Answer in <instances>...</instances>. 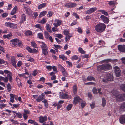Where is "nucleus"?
<instances>
[{
  "label": "nucleus",
  "instance_id": "f257e3e1",
  "mask_svg": "<svg viewBox=\"0 0 125 125\" xmlns=\"http://www.w3.org/2000/svg\"><path fill=\"white\" fill-rule=\"evenodd\" d=\"M106 27V25L104 23H100L97 24L95 26V29L98 32L101 33L104 31Z\"/></svg>",
  "mask_w": 125,
  "mask_h": 125
},
{
  "label": "nucleus",
  "instance_id": "f03ea898",
  "mask_svg": "<svg viewBox=\"0 0 125 125\" xmlns=\"http://www.w3.org/2000/svg\"><path fill=\"white\" fill-rule=\"evenodd\" d=\"M111 68V66L108 63H105L97 66L98 71L101 72L102 70L105 71L110 70Z\"/></svg>",
  "mask_w": 125,
  "mask_h": 125
},
{
  "label": "nucleus",
  "instance_id": "7ed1b4c3",
  "mask_svg": "<svg viewBox=\"0 0 125 125\" xmlns=\"http://www.w3.org/2000/svg\"><path fill=\"white\" fill-rule=\"evenodd\" d=\"M105 78L102 80L103 82H107L108 81H112L113 79V77L112 73H106Z\"/></svg>",
  "mask_w": 125,
  "mask_h": 125
},
{
  "label": "nucleus",
  "instance_id": "20e7f679",
  "mask_svg": "<svg viewBox=\"0 0 125 125\" xmlns=\"http://www.w3.org/2000/svg\"><path fill=\"white\" fill-rule=\"evenodd\" d=\"M101 19L103 22L105 23H108L109 21L108 18L106 17L104 15H102L100 17Z\"/></svg>",
  "mask_w": 125,
  "mask_h": 125
},
{
  "label": "nucleus",
  "instance_id": "39448f33",
  "mask_svg": "<svg viewBox=\"0 0 125 125\" xmlns=\"http://www.w3.org/2000/svg\"><path fill=\"white\" fill-rule=\"evenodd\" d=\"M116 97V99L117 101H122L123 100V98L119 94L118 92L116 94H113Z\"/></svg>",
  "mask_w": 125,
  "mask_h": 125
},
{
  "label": "nucleus",
  "instance_id": "423d86ee",
  "mask_svg": "<svg viewBox=\"0 0 125 125\" xmlns=\"http://www.w3.org/2000/svg\"><path fill=\"white\" fill-rule=\"evenodd\" d=\"M77 4L75 3H66L65 5V6L69 8L74 7L76 6Z\"/></svg>",
  "mask_w": 125,
  "mask_h": 125
},
{
  "label": "nucleus",
  "instance_id": "0eeeda50",
  "mask_svg": "<svg viewBox=\"0 0 125 125\" xmlns=\"http://www.w3.org/2000/svg\"><path fill=\"white\" fill-rule=\"evenodd\" d=\"M45 98V96L44 94L42 93V94L40 95L36 99V101L39 102L42 101Z\"/></svg>",
  "mask_w": 125,
  "mask_h": 125
},
{
  "label": "nucleus",
  "instance_id": "6e6552de",
  "mask_svg": "<svg viewBox=\"0 0 125 125\" xmlns=\"http://www.w3.org/2000/svg\"><path fill=\"white\" fill-rule=\"evenodd\" d=\"M82 100L78 96L75 97L74 100V104H76L78 102L79 103L82 102Z\"/></svg>",
  "mask_w": 125,
  "mask_h": 125
},
{
  "label": "nucleus",
  "instance_id": "1a4fd4ad",
  "mask_svg": "<svg viewBox=\"0 0 125 125\" xmlns=\"http://www.w3.org/2000/svg\"><path fill=\"white\" fill-rule=\"evenodd\" d=\"M47 119V117L46 116L43 117L41 116L39 117V122L40 123H43L46 121Z\"/></svg>",
  "mask_w": 125,
  "mask_h": 125
},
{
  "label": "nucleus",
  "instance_id": "9d476101",
  "mask_svg": "<svg viewBox=\"0 0 125 125\" xmlns=\"http://www.w3.org/2000/svg\"><path fill=\"white\" fill-rule=\"evenodd\" d=\"M60 97L61 98L66 99L67 98L71 99V95H68L67 94L64 93L62 95H60Z\"/></svg>",
  "mask_w": 125,
  "mask_h": 125
},
{
  "label": "nucleus",
  "instance_id": "9b49d317",
  "mask_svg": "<svg viewBox=\"0 0 125 125\" xmlns=\"http://www.w3.org/2000/svg\"><path fill=\"white\" fill-rule=\"evenodd\" d=\"M26 49L29 52L31 53H35L37 51L36 49H32L29 47H27Z\"/></svg>",
  "mask_w": 125,
  "mask_h": 125
},
{
  "label": "nucleus",
  "instance_id": "f8f14e48",
  "mask_svg": "<svg viewBox=\"0 0 125 125\" xmlns=\"http://www.w3.org/2000/svg\"><path fill=\"white\" fill-rule=\"evenodd\" d=\"M97 10V8L96 7L90 8L86 12V13L90 14L94 12Z\"/></svg>",
  "mask_w": 125,
  "mask_h": 125
},
{
  "label": "nucleus",
  "instance_id": "ddd939ff",
  "mask_svg": "<svg viewBox=\"0 0 125 125\" xmlns=\"http://www.w3.org/2000/svg\"><path fill=\"white\" fill-rule=\"evenodd\" d=\"M118 48L120 51L125 52V45H119L118 46Z\"/></svg>",
  "mask_w": 125,
  "mask_h": 125
},
{
  "label": "nucleus",
  "instance_id": "4468645a",
  "mask_svg": "<svg viewBox=\"0 0 125 125\" xmlns=\"http://www.w3.org/2000/svg\"><path fill=\"white\" fill-rule=\"evenodd\" d=\"M26 15L24 14H23L21 16V20L20 21V24H21L23 23L26 20Z\"/></svg>",
  "mask_w": 125,
  "mask_h": 125
},
{
  "label": "nucleus",
  "instance_id": "2eb2a0df",
  "mask_svg": "<svg viewBox=\"0 0 125 125\" xmlns=\"http://www.w3.org/2000/svg\"><path fill=\"white\" fill-rule=\"evenodd\" d=\"M55 21L57 23H53V25L56 27H57L58 26H60L62 23L61 21L59 20H55Z\"/></svg>",
  "mask_w": 125,
  "mask_h": 125
},
{
  "label": "nucleus",
  "instance_id": "dca6fc26",
  "mask_svg": "<svg viewBox=\"0 0 125 125\" xmlns=\"http://www.w3.org/2000/svg\"><path fill=\"white\" fill-rule=\"evenodd\" d=\"M12 73H10V74H7V76H6L8 80H9V81L10 83L12 82L13 78L12 77Z\"/></svg>",
  "mask_w": 125,
  "mask_h": 125
},
{
  "label": "nucleus",
  "instance_id": "f3484780",
  "mask_svg": "<svg viewBox=\"0 0 125 125\" xmlns=\"http://www.w3.org/2000/svg\"><path fill=\"white\" fill-rule=\"evenodd\" d=\"M18 41H19V39H15L11 40V42L12 43L11 44L14 46H15L17 44Z\"/></svg>",
  "mask_w": 125,
  "mask_h": 125
},
{
  "label": "nucleus",
  "instance_id": "a211bd4d",
  "mask_svg": "<svg viewBox=\"0 0 125 125\" xmlns=\"http://www.w3.org/2000/svg\"><path fill=\"white\" fill-rule=\"evenodd\" d=\"M120 122L122 124L125 122V115H122L121 116L119 119Z\"/></svg>",
  "mask_w": 125,
  "mask_h": 125
},
{
  "label": "nucleus",
  "instance_id": "6ab92c4d",
  "mask_svg": "<svg viewBox=\"0 0 125 125\" xmlns=\"http://www.w3.org/2000/svg\"><path fill=\"white\" fill-rule=\"evenodd\" d=\"M41 47L42 50L48 49V47L45 43L41 42Z\"/></svg>",
  "mask_w": 125,
  "mask_h": 125
},
{
  "label": "nucleus",
  "instance_id": "aec40b11",
  "mask_svg": "<svg viewBox=\"0 0 125 125\" xmlns=\"http://www.w3.org/2000/svg\"><path fill=\"white\" fill-rule=\"evenodd\" d=\"M11 61L14 67H16L15 59L14 57H12L11 58Z\"/></svg>",
  "mask_w": 125,
  "mask_h": 125
},
{
  "label": "nucleus",
  "instance_id": "412c9836",
  "mask_svg": "<svg viewBox=\"0 0 125 125\" xmlns=\"http://www.w3.org/2000/svg\"><path fill=\"white\" fill-rule=\"evenodd\" d=\"M17 11V7L16 6H15L12 11L11 13V15H13Z\"/></svg>",
  "mask_w": 125,
  "mask_h": 125
},
{
  "label": "nucleus",
  "instance_id": "4be33fe9",
  "mask_svg": "<svg viewBox=\"0 0 125 125\" xmlns=\"http://www.w3.org/2000/svg\"><path fill=\"white\" fill-rule=\"evenodd\" d=\"M24 34L25 35L27 36H30L32 34V33L31 31L29 30H28L25 32Z\"/></svg>",
  "mask_w": 125,
  "mask_h": 125
},
{
  "label": "nucleus",
  "instance_id": "5701e85b",
  "mask_svg": "<svg viewBox=\"0 0 125 125\" xmlns=\"http://www.w3.org/2000/svg\"><path fill=\"white\" fill-rule=\"evenodd\" d=\"M46 3H43L39 5L38 7V9H39L43 8L46 6Z\"/></svg>",
  "mask_w": 125,
  "mask_h": 125
},
{
  "label": "nucleus",
  "instance_id": "b1692460",
  "mask_svg": "<svg viewBox=\"0 0 125 125\" xmlns=\"http://www.w3.org/2000/svg\"><path fill=\"white\" fill-rule=\"evenodd\" d=\"M87 80L88 81H90L92 80L95 81V79L92 76H89L87 78Z\"/></svg>",
  "mask_w": 125,
  "mask_h": 125
},
{
  "label": "nucleus",
  "instance_id": "393cba45",
  "mask_svg": "<svg viewBox=\"0 0 125 125\" xmlns=\"http://www.w3.org/2000/svg\"><path fill=\"white\" fill-rule=\"evenodd\" d=\"M25 58L27 59V61H29L31 62H34V59L33 58L31 57H29L28 55H27L25 57Z\"/></svg>",
  "mask_w": 125,
  "mask_h": 125
},
{
  "label": "nucleus",
  "instance_id": "a878e982",
  "mask_svg": "<svg viewBox=\"0 0 125 125\" xmlns=\"http://www.w3.org/2000/svg\"><path fill=\"white\" fill-rule=\"evenodd\" d=\"M3 81L7 83L8 81V79L6 77H4L2 76H0V81Z\"/></svg>",
  "mask_w": 125,
  "mask_h": 125
},
{
  "label": "nucleus",
  "instance_id": "bb28decb",
  "mask_svg": "<svg viewBox=\"0 0 125 125\" xmlns=\"http://www.w3.org/2000/svg\"><path fill=\"white\" fill-rule=\"evenodd\" d=\"M48 49L42 50V53L45 56H46L48 54Z\"/></svg>",
  "mask_w": 125,
  "mask_h": 125
},
{
  "label": "nucleus",
  "instance_id": "cd10ccee",
  "mask_svg": "<svg viewBox=\"0 0 125 125\" xmlns=\"http://www.w3.org/2000/svg\"><path fill=\"white\" fill-rule=\"evenodd\" d=\"M46 21V20L45 18H43V19L41 21H38V22L41 24H44Z\"/></svg>",
  "mask_w": 125,
  "mask_h": 125
},
{
  "label": "nucleus",
  "instance_id": "c85d7f7f",
  "mask_svg": "<svg viewBox=\"0 0 125 125\" xmlns=\"http://www.w3.org/2000/svg\"><path fill=\"white\" fill-rule=\"evenodd\" d=\"M46 29L50 32H52L51 27L50 25L48 24H46Z\"/></svg>",
  "mask_w": 125,
  "mask_h": 125
},
{
  "label": "nucleus",
  "instance_id": "c756f323",
  "mask_svg": "<svg viewBox=\"0 0 125 125\" xmlns=\"http://www.w3.org/2000/svg\"><path fill=\"white\" fill-rule=\"evenodd\" d=\"M106 104V101L104 98L102 99V104L103 107H104Z\"/></svg>",
  "mask_w": 125,
  "mask_h": 125
},
{
  "label": "nucleus",
  "instance_id": "7c9ffc66",
  "mask_svg": "<svg viewBox=\"0 0 125 125\" xmlns=\"http://www.w3.org/2000/svg\"><path fill=\"white\" fill-rule=\"evenodd\" d=\"M47 13V12L46 11H43L41 12L39 15V17L40 18H41L45 15Z\"/></svg>",
  "mask_w": 125,
  "mask_h": 125
},
{
  "label": "nucleus",
  "instance_id": "2f4dec72",
  "mask_svg": "<svg viewBox=\"0 0 125 125\" xmlns=\"http://www.w3.org/2000/svg\"><path fill=\"white\" fill-rule=\"evenodd\" d=\"M17 44H18V45L20 47L22 48L23 47L22 42L20 41L19 40Z\"/></svg>",
  "mask_w": 125,
  "mask_h": 125
},
{
  "label": "nucleus",
  "instance_id": "473e14b6",
  "mask_svg": "<svg viewBox=\"0 0 125 125\" xmlns=\"http://www.w3.org/2000/svg\"><path fill=\"white\" fill-rule=\"evenodd\" d=\"M72 37V35L69 34L66 35L65 37V41L66 42L70 40V38Z\"/></svg>",
  "mask_w": 125,
  "mask_h": 125
},
{
  "label": "nucleus",
  "instance_id": "72a5a7b5",
  "mask_svg": "<svg viewBox=\"0 0 125 125\" xmlns=\"http://www.w3.org/2000/svg\"><path fill=\"white\" fill-rule=\"evenodd\" d=\"M120 87L121 90L125 92V84H121L120 85Z\"/></svg>",
  "mask_w": 125,
  "mask_h": 125
},
{
  "label": "nucleus",
  "instance_id": "f704fd0d",
  "mask_svg": "<svg viewBox=\"0 0 125 125\" xmlns=\"http://www.w3.org/2000/svg\"><path fill=\"white\" fill-rule=\"evenodd\" d=\"M7 90L9 92L11 91V86L10 84L8 83L7 84Z\"/></svg>",
  "mask_w": 125,
  "mask_h": 125
},
{
  "label": "nucleus",
  "instance_id": "c9c22d12",
  "mask_svg": "<svg viewBox=\"0 0 125 125\" xmlns=\"http://www.w3.org/2000/svg\"><path fill=\"white\" fill-rule=\"evenodd\" d=\"M78 51L79 52L82 54L85 53V52L83 50L82 48L81 47H79L78 48Z\"/></svg>",
  "mask_w": 125,
  "mask_h": 125
},
{
  "label": "nucleus",
  "instance_id": "e433bc0d",
  "mask_svg": "<svg viewBox=\"0 0 125 125\" xmlns=\"http://www.w3.org/2000/svg\"><path fill=\"white\" fill-rule=\"evenodd\" d=\"M26 13L28 15H30L32 13V11L29 8H28L26 9Z\"/></svg>",
  "mask_w": 125,
  "mask_h": 125
},
{
  "label": "nucleus",
  "instance_id": "4c0bfd02",
  "mask_svg": "<svg viewBox=\"0 0 125 125\" xmlns=\"http://www.w3.org/2000/svg\"><path fill=\"white\" fill-rule=\"evenodd\" d=\"M10 101L12 103H13L14 101L13 98V94H10Z\"/></svg>",
  "mask_w": 125,
  "mask_h": 125
},
{
  "label": "nucleus",
  "instance_id": "58836bf2",
  "mask_svg": "<svg viewBox=\"0 0 125 125\" xmlns=\"http://www.w3.org/2000/svg\"><path fill=\"white\" fill-rule=\"evenodd\" d=\"M116 2L115 1H111L109 2L108 4L110 5H115Z\"/></svg>",
  "mask_w": 125,
  "mask_h": 125
},
{
  "label": "nucleus",
  "instance_id": "ea45409f",
  "mask_svg": "<svg viewBox=\"0 0 125 125\" xmlns=\"http://www.w3.org/2000/svg\"><path fill=\"white\" fill-rule=\"evenodd\" d=\"M62 73L63 76H64L66 77L68 76V74L67 72L65 70L64 71H63V72L62 71Z\"/></svg>",
  "mask_w": 125,
  "mask_h": 125
},
{
  "label": "nucleus",
  "instance_id": "a19ab883",
  "mask_svg": "<svg viewBox=\"0 0 125 125\" xmlns=\"http://www.w3.org/2000/svg\"><path fill=\"white\" fill-rule=\"evenodd\" d=\"M58 68L61 69L62 72V71L63 72V71H64L65 70L64 67L60 65H58Z\"/></svg>",
  "mask_w": 125,
  "mask_h": 125
},
{
  "label": "nucleus",
  "instance_id": "79ce46f5",
  "mask_svg": "<svg viewBox=\"0 0 125 125\" xmlns=\"http://www.w3.org/2000/svg\"><path fill=\"white\" fill-rule=\"evenodd\" d=\"M38 37L40 39H43V37L42 34L41 33H38L37 34Z\"/></svg>",
  "mask_w": 125,
  "mask_h": 125
},
{
  "label": "nucleus",
  "instance_id": "37998d69",
  "mask_svg": "<svg viewBox=\"0 0 125 125\" xmlns=\"http://www.w3.org/2000/svg\"><path fill=\"white\" fill-rule=\"evenodd\" d=\"M115 72H121L120 68L117 66H116L114 67Z\"/></svg>",
  "mask_w": 125,
  "mask_h": 125
},
{
  "label": "nucleus",
  "instance_id": "c03bdc74",
  "mask_svg": "<svg viewBox=\"0 0 125 125\" xmlns=\"http://www.w3.org/2000/svg\"><path fill=\"white\" fill-rule=\"evenodd\" d=\"M31 45L34 48H36L37 47V45L34 42L32 41L31 42Z\"/></svg>",
  "mask_w": 125,
  "mask_h": 125
},
{
  "label": "nucleus",
  "instance_id": "a18cd8bd",
  "mask_svg": "<svg viewBox=\"0 0 125 125\" xmlns=\"http://www.w3.org/2000/svg\"><path fill=\"white\" fill-rule=\"evenodd\" d=\"M73 106L72 104H69L67 107V109L68 111L70 110Z\"/></svg>",
  "mask_w": 125,
  "mask_h": 125
},
{
  "label": "nucleus",
  "instance_id": "49530a36",
  "mask_svg": "<svg viewBox=\"0 0 125 125\" xmlns=\"http://www.w3.org/2000/svg\"><path fill=\"white\" fill-rule=\"evenodd\" d=\"M11 23L9 22H7L5 23V26L10 28Z\"/></svg>",
  "mask_w": 125,
  "mask_h": 125
},
{
  "label": "nucleus",
  "instance_id": "de8ad7c7",
  "mask_svg": "<svg viewBox=\"0 0 125 125\" xmlns=\"http://www.w3.org/2000/svg\"><path fill=\"white\" fill-rule=\"evenodd\" d=\"M121 108L124 111H125V102H124L121 105Z\"/></svg>",
  "mask_w": 125,
  "mask_h": 125
},
{
  "label": "nucleus",
  "instance_id": "09e8293b",
  "mask_svg": "<svg viewBox=\"0 0 125 125\" xmlns=\"http://www.w3.org/2000/svg\"><path fill=\"white\" fill-rule=\"evenodd\" d=\"M17 25L15 24L11 23L10 28H16L17 27Z\"/></svg>",
  "mask_w": 125,
  "mask_h": 125
},
{
  "label": "nucleus",
  "instance_id": "8fccbe9b",
  "mask_svg": "<svg viewBox=\"0 0 125 125\" xmlns=\"http://www.w3.org/2000/svg\"><path fill=\"white\" fill-rule=\"evenodd\" d=\"M59 57L64 60H66L67 59V58L63 55H59Z\"/></svg>",
  "mask_w": 125,
  "mask_h": 125
},
{
  "label": "nucleus",
  "instance_id": "3c124183",
  "mask_svg": "<svg viewBox=\"0 0 125 125\" xmlns=\"http://www.w3.org/2000/svg\"><path fill=\"white\" fill-rule=\"evenodd\" d=\"M54 46L55 47V48L56 49H60L62 48V46L59 45H58L54 44Z\"/></svg>",
  "mask_w": 125,
  "mask_h": 125
},
{
  "label": "nucleus",
  "instance_id": "603ef678",
  "mask_svg": "<svg viewBox=\"0 0 125 125\" xmlns=\"http://www.w3.org/2000/svg\"><path fill=\"white\" fill-rule=\"evenodd\" d=\"M16 81L18 86H20L22 84L20 81V80L18 78L17 79Z\"/></svg>",
  "mask_w": 125,
  "mask_h": 125
},
{
  "label": "nucleus",
  "instance_id": "864d4df0",
  "mask_svg": "<svg viewBox=\"0 0 125 125\" xmlns=\"http://www.w3.org/2000/svg\"><path fill=\"white\" fill-rule=\"evenodd\" d=\"M95 83L94 82H89L87 83H85V84L88 85H95Z\"/></svg>",
  "mask_w": 125,
  "mask_h": 125
},
{
  "label": "nucleus",
  "instance_id": "5fc2aeb1",
  "mask_svg": "<svg viewBox=\"0 0 125 125\" xmlns=\"http://www.w3.org/2000/svg\"><path fill=\"white\" fill-rule=\"evenodd\" d=\"M100 11L103 14H104L106 16L108 15V14L107 12L105 11L104 10H101Z\"/></svg>",
  "mask_w": 125,
  "mask_h": 125
},
{
  "label": "nucleus",
  "instance_id": "6e6d98bb",
  "mask_svg": "<svg viewBox=\"0 0 125 125\" xmlns=\"http://www.w3.org/2000/svg\"><path fill=\"white\" fill-rule=\"evenodd\" d=\"M6 104H0V107L1 109H2L6 107Z\"/></svg>",
  "mask_w": 125,
  "mask_h": 125
},
{
  "label": "nucleus",
  "instance_id": "4d7b16f0",
  "mask_svg": "<svg viewBox=\"0 0 125 125\" xmlns=\"http://www.w3.org/2000/svg\"><path fill=\"white\" fill-rule=\"evenodd\" d=\"M63 32L64 34L66 35H68L69 34V31L67 30H64V31Z\"/></svg>",
  "mask_w": 125,
  "mask_h": 125
},
{
  "label": "nucleus",
  "instance_id": "13d9d810",
  "mask_svg": "<svg viewBox=\"0 0 125 125\" xmlns=\"http://www.w3.org/2000/svg\"><path fill=\"white\" fill-rule=\"evenodd\" d=\"M73 93L74 94L76 93L77 92V87L75 85L73 87Z\"/></svg>",
  "mask_w": 125,
  "mask_h": 125
},
{
  "label": "nucleus",
  "instance_id": "bf43d9fd",
  "mask_svg": "<svg viewBox=\"0 0 125 125\" xmlns=\"http://www.w3.org/2000/svg\"><path fill=\"white\" fill-rule=\"evenodd\" d=\"M78 59V57L76 55H74L71 58V59L72 60H76Z\"/></svg>",
  "mask_w": 125,
  "mask_h": 125
},
{
  "label": "nucleus",
  "instance_id": "052dcab7",
  "mask_svg": "<svg viewBox=\"0 0 125 125\" xmlns=\"http://www.w3.org/2000/svg\"><path fill=\"white\" fill-rule=\"evenodd\" d=\"M17 116L19 118H21L22 117V115L20 114L19 113H16Z\"/></svg>",
  "mask_w": 125,
  "mask_h": 125
},
{
  "label": "nucleus",
  "instance_id": "680f3d73",
  "mask_svg": "<svg viewBox=\"0 0 125 125\" xmlns=\"http://www.w3.org/2000/svg\"><path fill=\"white\" fill-rule=\"evenodd\" d=\"M92 91L94 93L96 94L97 93V90L96 88H93V89Z\"/></svg>",
  "mask_w": 125,
  "mask_h": 125
},
{
  "label": "nucleus",
  "instance_id": "e2e57ef3",
  "mask_svg": "<svg viewBox=\"0 0 125 125\" xmlns=\"http://www.w3.org/2000/svg\"><path fill=\"white\" fill-rule=\"evenodd\" d=\"M121 72H115L116 76L117 77H119L121 75Z\"/></svg>",
  "mask_w": 125,
  "mask_h": 125
},
{
  "label": "nucleus",
  "instance_id": "0e129e2a",
  "mask_svg": "<svg viewBox=\"0 0 125 125\" xmlns=\"http://www.w3.org/2000/svg\"><path fill=\"white\" fill-rule=\"evenodd\" d=\"M11 36L10 34H8L7 35H3V37L4 38H8Z\"/></svg>",
  "mask_w": 125,
  "mask_h": 125
},
{
  "label": "nucleus",
  "instance_id": "69168bd1",
  "mask_svg": "<svg viewBox=\"0 0 125 125\" xmlns=\"http://www.w3.org/2000/svg\"><path fill=\"white\" fill-rule=\"evenodd\" d=\"M28 122L29 123L31 124H33L34 125V123H35V122H35L33 120L31 119L29 120H28Z\"/></svg>",
  "mask_w": 125,
  "mask_h": 125
},
{
  "label": "nucleus",
  "instance_id": "338daca9",
  "mask_svg": "<svg viewBox=\"0 0 125 125\" xmlns=\"http://www.w3.org/2000/svg\"><path fill=\"white\" fill-rule=\"evenodd\" d=\"M22 64V62L21 61H19L18 62L17 65L18 67H20Z\"/></svg>",
  "mask_w": 125,
  "mask_h": 125
},
{
  "label": "nucleus",
  "instance_id": "774afa93",
  "mask_svg": "<svg viewBox=\"0 0 125 125\" xmlns=\"http://www.w3.org/2000/svg\"><path fill=\"white\" fill-rule=\"evenodd\" d=\"M83 64L80 63L78 64L77 66H76V67L78 68H80L81 67H83Z\"/></svg>",
  "mask_w": 125,
  "mask_h": 125
}]
</instances>
